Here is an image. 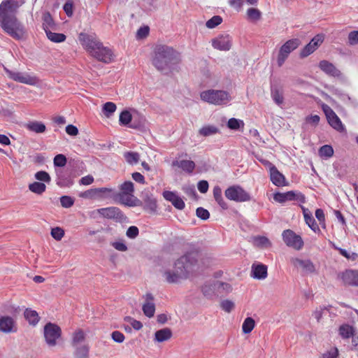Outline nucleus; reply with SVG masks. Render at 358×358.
<instances>
[{"label": "nucleus", "mask_w": 358, "mask_h": 358, "mask_svg": "<svg viewBox=\"0 0 358 358\" xmlns=\"http://www.w3.org/2000/svg\"><path fill=\"white\" fill-rule=\"evenodd\" d=\"M294 264L296 266L302 268L307 273H313L315 271V266L309 259L303 260L296 258L294 261Z\"/></svg>", "instance_id": "obj_31"}, {"label": "nucleus", "mask_w": 358, "mask_h": 358, "mask_svg": "<svg viewBox=\"0 0 358 358\" xmlns=\"http://www.w3.org/2000/svg\"><path fill=\"white\" fill-rule=\"evenodd\" d=\"M20 4L17 0H3L0 4V17L15 15Z\"/></svg>", "instance_id": "obj_14"}, {"label": "nucleus", "mask_w": 358, "mask_h": 358, "mask_svg": "<svg viewBox=\"0 0 358 358\" xmlns=\"http://www.w3.org/2000/svg\"><path fill=\"white\" fill-rule=\"evenodd\" d=\"M215 287L217 288V296L227 294L232 290L230 284L218 280L215 281Z\"/></svg>", "instance_id": "obj_35"}, {"label": "nucleus", "mask_w": 358, "mask_h": 358, "mask_svg": "<svg viewBox=\"0 0 358 358\" xmlns=\"http://www.w3.org/2000/svg\"><path fill=\"white\" fill-rule=\"evenodd\" d=\"M5 71L8 76L16 82L29 85H36L38 83V78L34 75L25 72L13 71L7 69Z\"/></svg>", "instance_id": "obj_9"}, {"label": "nucleus", "mask_w": 358, "mask_h": 358, "mask_svg": "<svg viewBox=\"0 0 358 358\" xmlns=\"http://www.w3.org/2000/svg\"><path fill=\"white\" fill-rule=\"evenodd\" d=\"M270 177L272 182L278 187L288 185V182L284 175L282 174L274 165L270 167Z\"/></svg>", "instance_id": "obj_23"}, {"label": "nucleus", "mask_w": 358, "mask_h": 358, "mask_svg": "<svg viewBox=\"0 0 358 358\" xmlns=\"http://www.w3.org/2000/svg\"><path fill=\"white\" fill-rule=\"evenodd\" d=\"M199 251L193 249L180 257L175 262L174 271H166L164 276L169 283H176L180 279H185L190 272H192L197 265L199 258Z\"/></svg>", "instance_id": "obj_1"}, {"label": "nucleus", "mask_w": 358, "mask_h": 358, "mask_svg": "<svg viewBox=\"0 0 358 358\" xmlns=\"http://www.w3.org/2000/svg\"><path fill=\"white\" fill-rule=\"evenodd\" d=\"M319 155L321 157L329 158L333 156L334 149L331 145H324L319 149Z\"/></svg>", "instance_id": "obj_51"}, {"label": "nucleus", "mask_w": 358, "mask_h": 358, "mask_svg": "<svg viewBox=\"0 0 358 358\" xmlns=\"http://www.w3.org/2000/svg\"><path fill=\"white\" fill-rule=\"evenodd\" d=\"M318 66L321 71L329 76L339 78L342 75L341 71L338 69L334 64L327 60L320 61Z\"/></svg>", "instance_id": "obj_20"}, {"label": "nucleus", "mask_w": 358, "mask_h": 358, "mask_svg": "<svg viewBox=\"0 0 358 358\" xmlns=\"http://www.w3.org/2000/svg\"><path fill=\"white\" fill-rule=\"evenodd\" d=\"M172 336V331L169 328H164L157 331L155 334V338L157 342H164Z\"/></svg>", "instance_id": "obj_32"}, {"label": "nucleus", "mask_w": 358, "mask_h": 358, "mask_svg": "<svg viewBox=\"0 0 358 358\" xmlns=\"http://www.w3.org/2000/svg\"><path fill=\"white\" fill-rule=\"evenodd\" d=\"M73 184V180L69 177H65L63 174L57 175V185L61 187H69Z\"/></svg>", "instance_id": "obj_43"}, {"label": "nucleus", "mask_w": 358, "mask_h": 358, "mask_svg": "<svg viewBox=\"0 0 358 358\" xmlns=\"http://www.w3.org/2000/svg\"><path fill=\"white\" fill-rule=\"evenodd\" d=\"M121 192L119 194H124L126 195L133 196L134 192V183L131 181H125L120 186Z\"/></svg>", "instance_id": "obj_48"}, {"label": "nucleus", "mask_w": 358, "mask_h": 358, "mask_svg": "<svg viewBox=\"0 0 358 358\" xmlns=\"http://www.w3.org/2000/svg\"><path fill=\"white\" fill-rule=\"evenodd\" d=\"M180 61V54L172 47L159 45L154 50L152 64L159 71L165 75L173 71Z\"/></svg>", "instance_id": "obj_2"}, {"label": "nucleus", "mask_w": 358, "mask_h": 358, "mask_svg": "<svg viewBox=\"0 0 358 358\" xmlns=\"http://www.w3.org/2000/svg\"><path fill=\"white\" fill-rule=\"evenodd\" d=\"M48 38L54 43H61L66 40V36L64 34L55 33L52 30H48L45 32Z\"/></svg>", "instance_id": "obj_42"}, {"label": "nucleus", "mask_w": 358, "mask_h": 358, "mask_svg": "<svg viewBox=\"0 0 358 358\" xmlns=\"http://www.w3.org/2000/svg\"><path fill=\"white\" fill-rule=\"evenodd\" d=\"M333 94L338 96L345 103L348 101H351V97L348 94H345L343 92H342L341 90L334 89L333 91Z\"/></svg>", "instance_id": "obj_62"}, {"label": "nucleus", "mask_w": 358, "mask_h": 358, "mask_svg": "<svg viewBox=\"0 0 358 358\" xmlns=\"http://www.w3.org/2000/svg\"><path fill=\"white\" fill-rule=\"evenodd\" d=\"M212 45L219 50H229L231 47V38L229 35H220L212 40Z\"/></svg>", "instance_id": "obj_19"}, {"label": "nucleus", "mask_w": 358, "mask_h": 358, "mask_svg": "<svg viewBox=\"0 0 358 358\" xmlns=\"http://www.w3.org/2000/svg\"><path fill=\"white\" fill-rule=\"evenodd\" d=\"M162 196L165 200L171 202L176 209L182 210L185 208V203L184 201L176 192L166 190L163 192Z\"/></svg>", "instance_id": "obj_18"}, {"label": "nucleus", "mask_w": 358, "mask_h": 358, "mask_svg": "<svg viewBox=\"0 0 358 358\" xmlns=\"http://www.w3.org/2000/svg\"><path fill=\"white\" fill-rule=\"evenodd\" d=\"M50 234L56 241H60L64 236V231L61 227H54L51 229Z\"/></svg>", "instance_id": "obj_56"}, {"label": "nucleus", "mask_w": 358, "mask_h": 358, "mask_svg": "<svg viewBox=\"0 0 358 358\" xmlns=\"http://www.w3.org/2000/svg\"><path fill=\"white\" fill-rule=\"evenodd\" d=\"M247 15L250 20H259L262 17L261 11L255 8H248L247 10Z\"/></svg>", "instance_id": "obj_53"}, {"label": "nucleus", "mask_w": 358, "mask_h": 358, "mask_svg": "<svg viewBox=\"0 0 358 358\" xmlns=\"http://www.w3.org/2000/svg\"><path fill=\"white\" fill-rule=\"evenodd\" d=\"M96 212L105 218L114 220L117 222H124L127 220V217L117 207L99 208Z\"/></svg>", "instance_id": "obj_10"}, {"label": "nucleus", "mask_w": 358, "mask_h": 358, "mask_svg": "<svg viewBox=\"0 0 358 358\" xmlns=\"http://www.w3.org/2000/svg\"><path fill=\"white\" fill-rule=\"evenodd\" d=\"M243 127V121L234 117L230 118L227 122V127L231 130H239Z\"/></svg>", "instance_id": "obj_49"}, {"label": "nucleus", "mask_w": 358, "mask_h": 358, "mask_svg": "<svg viewBox=\"0 0 358 358\" xmlns=\"http://www.w3.org/2000/svg\"><path fill=\"white\" fill-rule=\"evenodd\" d=\"M0 25L7 34L15 39H21L25 34L23 24L15 15L0 17Z\"/></svg>", "instance_id": "obj_3"}, {"label": "nucleus", "mask_w": 358, "mask_h": 358, "mask_svg": "<svg viewBox=\"0 0 358 358\" xmlns=\"http://www.w3.org/2000/svg\"><path fill=\"white\" fill-rule=\"evenodd\" d=\"M196 215L198 217L203 220H206L210 217V213L208 210L202 207H199L196 208Z\"/></svg>", "instance_id": "obj_61"}, {"label": "nucleus", "mask_w": 358, "mask_h": 358, "mask_svg": "<svg viewBox=\"0 0 358 358\" xmlns=\"http://www.w3.org/2000/svg\"><path fill=\"white\" fill-rule=\"evenodd\" d=\"M85 339L84 332L78 329L76 331L73 335V345L75 347L78 346Z\"/></svg>", "instance_id": "obj_52"}, {"label": "nucleus", "mask_w": 358, "mask_h": 358, "mask_svg": "<svg viewBox=\"0 0 358 358\" xmlns=\"http://www.w3.org/2000/svg\"><path fill=\"white\" fill-rule=\"evenodd\" d=\"M60 203L62 207L68 208L74 203V199L69 196H62L60 197Z\"/></svg>", "instance_id": "obj_58"}, {"label": "nucleus", "mask_w": 358, "mask_h": 358, "mask_svg": "<svg viewBox=\"0 0 358 358\" xmlns=\"http://www.w3.org/2000/svg\"><path fill=\"white\" fill-rule=\"evenodd\" d=\"M146 302L143 305L142 310L145 316L152 317L155 315V306L152 303L154 296L151 293H147L145 295Z\"/></svg>", "instance_id": "obj_25"}, {"label": "nucleus", "mask_w": 358, "mask_h": 358, "mask_svg": "<svg viewBox=\"0 0 358 358\" xmlns=\"http://www.w3.org/2000/svg\"><path fill=\"white\" fill-rule=\"evenodd\" d=\"M306 223L314 232H320V229L313 217L312 213L306 207L301 206Z\"/></svg>", "instance_id": "obj_26"}, {"label": "nucleus", "mask_w": 358, "mask_h": 358, "mask_svg": "<svg viewBox=\"0 0 358 358\" xmlns=\"http://www.w3.org/2000/svg\"><path fill=\"white\" fill-rule=\"evenodd\" d=\"M221 308L227 313H230L235 307V304L233 301L226 299L221 302Z\"/></svg>", "instance_id": "obj_57"}, {"label": "nucleus", "mask_w": 358, "mask_h": 358, "mask_svg": "<svg viewBox=\"0 0 358 358\" xmlns=\"http://www.w3.org/2000/svg\"><path fill=\"white\" fill-rule=\"evenodd\" d=\"M338 356V350L336 348H334L331 350L322 354V358H337Z\"/></svg>", "instance_id": "obj_64"}, {"label": "nucleus", "mask_w": 358, "mask_h": 358, "mask_svg": "<svg viewBox=\"0 0 358 358\" xmlns=\"http://www.w3.org/2000/svg\"><path fill=\"white\" fill-rule=\"evenodd\" d=\"M219 132L220 130L216 126L210 124L203 126L199 130V135L205 137L216 134Z\"/></svg>", "instance_id": "obj_38"}, {"label": "nucleus", "mask_w": 358, "mask_h": 358, "mask_svg": "<svg viewBox=\"0 0 358 358\" xmlns=\"http://www.w3.org/2000/svg\"><path fill=\"white\" fill-rule=\"evenodd\" d=\"M124 157L126 162L131 165L137 164L140 159L139 154L138 152L131 151L124 152Z\"/></svg>", "instance_id": "obj_46"}, {"label": "nucleus", "mask_w": 358, "mask_h": 358, "mask_svg": "<svg viewBox=\"0 0 358 358\" xmlns=\"http://www.w3.org/2000/svg\"><path fill=\"white\" fill-rule=\"evenodd\" d=\"M324 35L317 34L311 41L301 50L300 57L304 58L312 54L324 41Z\"/></svg>", "instance_id": "obj_15"}, {"label": "nucleus", "mask_w": 358, "mask_h": 358, "mask_svg": "<svg viewBox=\"0 0 358 358\" xmlns=\"http://www.w3.org/2000/svg\"><path fill=\"white\" fill-rule=\"evenodd\" d=\"M134 120V115L127 110H122L119 117V122L120 125L127 126L129 127V124H131Z\"/></svg>", "instance_id": "obj_34"}, {"label": "nucleus", "mask_w": 358, "mask_h": 358, "mask_svg": "<svg viewBox=\"0 0 358 358\" xmlns=\"http://www.w3.org/2000/svg\"><path fill=\"white\" fill-rule=\"evenodd\" d=\"M273 199L280 203L291 201H297L301 203L306 202V197L303 194L292 190L284 193L276 192L273 194Z\"/></svg>", "instance_id": "obj_12"}, {"label": "nucleus", "mask_w": 358, "mask_h": 358, "mask_svg": "<svg viewBox=\"0 0 358 358\" xmlns=\"http://www.w3.org/2000/svg\"><path fill=\"white\" fill-rule=\"evenodd\" d=\"M200 96L203 101L215 105L226 104L231 98L226 91L215 90L203 91Z\"/></svg>", "instance_id": "obj_5"}, {"label": "nucleus", "mask_w": 358, "mask_h": 358, "mask_svg": "<svg viewBox=\"0 0 358 358\" xmlns=\"http://www.w3.org/2000/svg\"><path fill=\"white\" fill-rule=\"evenodd\" d=\"M60 327L53 323L48 322L44 327L43 334L46 343L50 347L55 346L57 340L61 336Z\"/></svg>", "instance_id": "obj_8"}, {"label": "nucleus", "mask_w": 358, "mask_h": 358, "mask_svg": "<svg viewBox=\"0 0 358 358\" xmlns=\"http://www.w3.org/2000/svg\"><path fill=\"white\" fill-rule=\"evenodd\" d=\"M282 236L283 241L289 247L299 250L303 246V241L301 236L296 234L291 229L284 230Z\"/></svg>", "instance_id": "obj_11"}, {"label": "nucleus", "mask_w": 358, "mask_h": 358, "mask_svg": "<svg viewBox=\"0 0 358 358\" xmlns=\"http://www.w3.org/2000/svg\"><path fill=\"white\" fill-rule=\"evenodd\" d=\"M300 44L301 41L299 38H292L286 41L280 47L277 58V63L278 66H282L285 60L287 59L289 55L293 50L296 49Z\"/></svg>", "instance_id": "obj_7"}, {"label": "nucleus", "mask_w": 358, "mask_h": 358, "mask_svg": "<svg viewBox=\"0 0 358 358\" xmlns=\"http://www.w3.org/2000/svg\"><path fill=\"white\" fill-rule=\"evenodd\" d=\"M341 278L345 285L358 286V270H346L342 273Z\"/></svg>", "instance_id": "obj_24"}, {"label": "nucleus", "mask_w": 358, "mask_h": 358, "mask_svg": "<svg viewBox=\"0 0 358 358\" xmlns=\"http://www.w3.org/2000/svg\"><path fill=\"white\" fill-rule=\"evenodd\" d=\"M354 328L349 324H343L339 327V334L343 338H349L353 336Z\"/></svg>", "instance_id": "obj_45"}, {"label": "nucleus", "mask_w": 358, "mask_h": 358, "mask_svg": "<svg viewBox=\"0 0 358 358\" xmlns=\"http://www.w3.org/2000/svg\"><path fill=\"white\" fill-rule=\"evenodd\" d=\"M254 244L261 248H268L272 245L268 238L264 236H257L253 238Z\"/></svg>", "instance_id": "obj_36"}, {"label": "nucleus", "mask_w": 358, "mask_h": 358, "mask_svg": "<svg viewBox=\"0 0 358 358\" xmlns=\"http://www.w3.org/2000/svg\"><path fill=\"white\" fill-rule=\"evenodd\" d=\"M173 166H178L185 172L191 174L195 169V163L192 160L182 159L180 161L174 160L172 162Z\"/></svg>", "instance_id": "obj_27"}, {"label": "nucleus", "mask_w": 358, "mask_h": 358, "mask_svg": "<svg viewBox=\"0 0 358 358\" xmlns=\"http://www.w3.org/2000/svg\"><path fill=\"white\" fill-rule=\"evenodd\" d=\"M79 43L86 50H90V36L85 31L80 32L78 35Z\"/></svg>", "instance_id": "obj_50"}, {"label": "nucleus", "mask_w": 358, "mask_h": 358, "mask_svg": "<svg viewBox=\"0 0 358 358\" xmlns=\"http://www.w3.org/2000/svg\"><path fill=\"white\" fill-rule=\"evenodd\" d=\"M43 27L45 32L48 30H56L57 26L50 13H45L43 16Z\"/></svg>", "instance_id": "obj_33"}, {"label": "nucleus", "mask_w": 358, "mask_h": 358, "mask_svg": "<svg viewBox=\"0 0 358 358\" xmlns=\"http://www.w3.org/2000/svg\"><path fill=\"white\" fill-rule=\"evenodd\" d=\"M25 128L36 134H43L46 130V127L44 123L39 121H30L25 124Z\"/></svg>", "instance_id": "obj_29"}, {"label": "nucleus", "mask_w": 358, "mask_h": 358, "mask_svg": "<svg viewBox=\"0 0 358 358\" xmlns=\"http://www.w3.org/2000/svg\"><path fill=\"white\" fill-rule=\"evenodd\" d=\"M53 163L55 166L63 167L66 164V158L64 155H57L54 158Z\"/></svg>", "instance_id": "obj_60"}, {"label": "nucleus", "mask_w": 358, "mask_h": 358, "mask_svg": "<svg viewBox=\"0 0 358 358\" xmlns=\"http://www.w3.org/2000/svg\"><path fill=\"white\" fill-rule=\"evenodd\" d=\"M322 110L324 113L329 124L338 131H344L345 128L341 120L336 113L327 104L322 105Z\"/></svg>", "instance_id": "obj_13"}, {"label": "nucleus", "mask_w": 358, "mask_h": 358, "mask_svg": "<svg viewBox=\"0 0 358 358\" xmlns=\"http://www.w3.org/2000/svg\"><path fill=\"white\" fill-rule=\"evenodd\" d=\"M143 199V208L150 214L157 212V202L152 194L149 192H143L141 195Z\"/></svg>", "instance_id": "obj_16"}, {"label": "nucleus", "mask_w": 358, "mask_h": 358, "mask_svg": "<svg viewBox=\"0 0 358 358\" xmlns=\"http://www.w3.org/2000/svg\"><path fill=\"white\" fill-rule=\"evenodd\" d=\"M271 95L273 101L278 105H281L284 101L282 91L278 87L271 86Z\"/></svg>", "instance_id": "obj_37"}, {"label": "nucleus", "mask_w": 358, "mask_h": 358, "mask_svg": "<svg viewBox=\"0 0 358 358\" xmlns=\"http://www.w3.org/2000/svg\"><path fill=\"white\" fill-rule=\"evenodd\" d=\"M213 197L217 204L223 209L227 210L229 208L227 203L222 197V189L219 185H215L213 189Z\"/></svg>", "instance_id": "obj_30"}, {"label": "nucleus", "mask_w": 358, "mask_h": 358, "mask_svg": "<svg viewBox=\"0 0 358 358\" xmlns=\"http://www.w3.org/2000/svg\"><path fill=\"white\" fill-rule=\"evenodd\" d=\"M222 22V18L220 15H214L210 19H209L206 25L209 29H213L220 24Z\"/></svg>", "instance_id": "obj_54"}, {"label": "nucleus", "mask_w": 358, "mask_h": 358, "mask_svg": "<svg viewBox=\"0 0 358 358\" xmlns=\"http://www.w3.org/2000/svg\"><path fill=\"white\" fill-rule=\"evenodd\" d=\"M24 317L31 325H36L39 321V317L36 311L27 309L24 311Z\"/></svg>", "instance_id": "obj_39"}, {"label": "nucleus", "mask_w": 358, "mask_h": 358, "mask_svg": "<svg viewBox=\"0 0 358 358\" xmlns=\"http://www.w3.org/2000/svg\"><path fill=\"white\" fill-rule=\"evenodd\" d=\"M0 331L5 334L16 332L17 331L16 322L10 316L0 317Z\"/></svg>", "instance_id": "obj_17"}, {"label": "nucleus", "mask_w": 358, "mask_h": 358, "mask_svg": "<svg viewBox=\"0 0 358 358\" xmlns=\"http://www.w3.org/2000/svg\"><path fill=\"white\" fill-rule=\"evenodd\" d=\"M145 117L140 115L138 113L134 115V120L131 124H129V127L132 129H139L144 126Z\"/></svg>", "instance_id": "obj_47"}, {"label": "nucleus", "mask_w": 358, "mask_h": 358, "mask_svg": "<svg viewBox=\"0 0 358 358\" xmlns=\"http://www.w3.org/2000/svg\"><path fill=\"white\" fill-rule=\"evenodd\" d=\"M215 281L206 282L201 287V292L204 296L208 299H211L214 296L217 295V288L215 287Z\"/></svg>", "instance_id": "obj_28"}, {"label": "nucleus", "mask_w": 358, "mask_h": 358, "mask_svg": "<svg viewBox=\"0 0 358 358\" xmlns=\"http://www.w3.org/2000/svg\"><path fill=\"white\" fill-rule=\"evenodd\" d=\"M348 43L355 45L358 43V30L350 31L348 34Z\"/></svg>", "instance_id": "obj_63"}, {"label": "nucleus", "mask_w": 358, "mask_h": 358, "mask_svg": "<svg viewBox=\"0 0 358 358\" xmlns=\"http://www.w3.org/2000/svg\"><path fill=\"white\" fill-rule=\"evenodd\" d=\"M88 355V348L87 346H82L79 348L76 347V351L75 353L76 358H87Z\"/></svg>", "instance_id": "obj_59"}, {"label": "nucleus", "mask_w": 358, "mask_h": 358, "mask_svg": "<svg viewBox=\"0 0 358 358\" xmlns=\"http://www.w3.org/2000/svg\"><path fill=\"white\" fill-rule=\"evenodd\" d=\"M116 109L117 106L115 103H114L113 102L108 101L103 105L102 112L105 117L109 118L113 115Z\"/></svg>", "instance_id": "obj_41"}, {"label": "nucleus", "mask_w": 358, "mask_h": 358, "mask_svg": "<svg viewBox=\"0 0 358 358\" xmlns=\"http://www.w3.org/2000/svg\"><path fill=\"white\" fill-rule=\"evenodd\" d=\"M29 189L36 194H42L46 190V185L43 182H34L29 185Z\"/></svg>", "instance_id": "obj_40"}, {"label": "nucleus", "mask_w": 358, "mask_h": 358, "mask_svg": "<svg viewBox=\"0 0 358 358\" xmlns=\"http://www.w3.org/2000/svg\"><path fill=\"white\" fill-rule=\"evenodd\" d=\"M91 57L105 64H109L113 61V53L112 50L103 46V43L98 41L92 34Z\"/></svg>", "instance_id": "obj_4"}, {"label": "nucleus", "mask_w": 358, "mask_h": 358, "mask_svg": "<svg viewBox=\"0 0 358 358\" xmlns=\"http://www.w3.org/2000/svg\"><path fill=\"white\" fill-rule=\"evenodd\" d=\"M255 326V320L250 317H246L242 325L243 332L245 334H250L253 330Z\"/></svg>", "instance_id": "obj_44"}, {"label": "nucleus", "mask_w": 358, "mask_h": 358, "mask_svg": "<svg viewBox=\"0 0 358 358\" xmlns=\"http://www.w3.org/2000/svg\"><path fill=\"white\" fill-rule=\"evenodd\" d=\"M224 195L229 200L238 203L249 201L252 199L250 194L238 185L229 186L224 191Z\"/></svg>", "instance_id": "obj_6"}, {"label": "nucleus", "mask_w": 358, "mask_h": 358, "mask_svg": "<svg viewBox=\"0 0 358 358\" xmlns=\"http://www.w3.org/2000/svg\"><path fill=\"white\" fill-rule=\"evenodd\" d=\"M113 190L111 188L100 187L92 188L91 187V199L94 200H105L113 196Z\"/></svg>", "instance_id": "obj_21"}, {"label": "nucleus", "mask_w": 358, "mask_h": 358, "mask_svg": "<svg viewBox=\"0 0 358 358\" xmlns=\"http://www.w3.org/2000/svg\"><path fill=\"white\" fill-rule=\"evenodd\" d=\"M268 267L262 263H254L251 267V276L257 280H264L267 277Z\"/></svg>", "instance_id": "obj_22"}, {"label": "nucleus", "mask_w": 358, "mask_h": 358, "mask_svg": "<svg viewBox=\"0 0 358 358\" xmlns=\"http://www.w3.org/2000/svg\"><path fill=\"white\" fill-rule=\"evenodd\" d=\"M35 178L38 181L49 183L51 180L50 176L46 171H40L35 173Z\"/></svg>", "instance_id": "obj_55"}]
</instances>
